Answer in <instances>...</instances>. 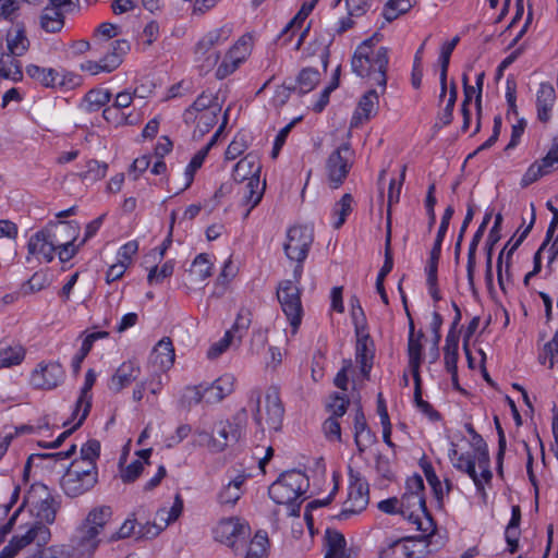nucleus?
<instances>
[{"mask_svg": "<svg viewBox=\"0 0 558 558\" xmlns=\"http://www.w3.org/2000/svg\"><path fill=\"white\" fill-rule=\"evenodd\" d=\"M350 304L352 307L351 316L355 327V331L366 329V318L359 298L355 295L351 296Z\"/></svg>", "mask_w": 558, "mask_h": 558, "instance_id": "55", "label": "nucleus"}, {"mask_svg": "<svg viewBox=\"0 0 558 558\" xmlns=\"http://www.w3.org/2000/svg\"><path fill=\"white\" fill-rule=\"evenodd\" d=\"M310 480L299 470L282 473L268 488L269 497L278 505H286L289 515L300 517L301 504L299 500L308 489Z\"/></svg>", "mask_w": 558, "mask_h": 558, "instance_id": "3", "label": "nucleus"}, {"mask_svg": "<svg viewBox=\"0 0 558 558\" xmlns=\"http://www.w3.org/2000/svg\"><path fill=\"white\" fill-rule=\"evenodd\" d=\"M379 106V95L377 90H367L359 100L357 107L351 119L350 126L359 128L364 122L368 121L372 114L377 112Z\"/></svg>", "mask_w": 558, "mask_h": 558, "instance_id": "16", "label": "nucleus"}, {"mask_svg": "<svg viewBox=\"0 0 558 558\" xmlns=\"http://www.w3.org/2000/svg\"><path fill=\"white\" fill-rule=\"evenodd\" d=\"M40 428V425L38 427H35L34 425L31 424L4 426L0 436V460L5 456L11 444L16 437L22 435L34 434L37 432V429Z\"/></svg>", "mask_w": 558, "mask_h": 558, "instance_id": "27", "label": "nucleus"}, {"mask_svg": "<svg viewBox=\"0 0 558 558\" xmlns=\"http://www.w3.org/2000/svg\"><path fill=\"white\" fill-rule=\"evenodd\" d=\"M50 537V530L43 525H36L31 530H26L24 534L14 535L0 550V558H14L21 549L32 543H36L38 547H44Z\"/></svg>", "mask_w": 558, "mask_h": 558, "instance_id": "7", "label": "nucleus"}, {"mask_svg": "<svg viewBox=\"0 0 558 558\" xmlns=\"http://www.w3.org/2000/svg\"><path fill=\"white\" fill-rule=\"evenodd\" d=\"M17 57L2 53L0 57V78L20 82L23 78L22 63Z\"/></svg>", "mask_w": 558, "mask_h": 558, "instance_id": "35", "label": "nucleus"}, {"mask_svg": "<svg viewBox=\"0 0 558 558\" xmlns=\"http://www.w3.org/2000/svg\"><path fill=\"white\" fill-rule=\"evenodd\" d=\"M266 424L274 430H279L284 415V408L276 387L266 392Z\"/></svg>", "mask_w": 558, "mask_h": 558, "instance_id": "19", "label": "nucleus"}, {"mask_svg": "<svg viewBox=\"0 0 558 558\" xmlns=\"http://www.w3.org/2000/svg\"><path fill=\"white\" fill-rule=\"evenodd\" d=\"M38 487L46 493V497L40 499L34 506V512L37 520L31 526H28L27 530H31L36 525H43L49 530L47 524H51L56 520L57 506L54 499L47 492V486L40 485Z\"/></svg>", "mask_w": 558, "mask_h": 558, "instance_id": "21", "label": "nucleus"}, {"mask_svg": "<svg viewBox=\"0 0 558 558\" xmlns=\"http://www.w3.org/2000/svg\"><path fill=\"white\" fill-rule=\"evenodd\" d=\"M184 399L190 407L193 404H198L202 401L207 402L206 387L199 385L193 388H187L186 393L184 395Z\"/></svg>", "mask_w": 558, "mask_h": 558, "instance_id": "60", "label": "nucleus"}, {"mask_svg": "<svg viewBox=\"0 0 558 558\" xmlns=\"http://www.w3.org/2000/svg\"><path fill=\"white\" fill-rule=\"evenodd\" d=\"M320 81L319 72L314 68H305L298 75L296 93L299 95H305L313 90Z\"/></svg>", "mask_w": 558, "mask_h": 558, "instance_id": "38", "label": "nucleus"}, {"mask_svg": "<svg viewBox=\"0 0 558 558\" xmlns=\"http://www.w3.org/2000/svg\"><path fill=\"white\" fill-rule=\"evenodd\" d=\"M326 553L324 558H350L347 553V542L342 533L327 529L325 533Z\"/></svg>", "mask_w": 558, "mask_h": 558, "instance_id": "28", "label": "nucleus"}, {"mask_svg": "<svg viewBox=\"0 0 558 558\" xmlns=\"http://www.w3.org/2000/svg\"><path fill=\"white\" fill-rule=\"evenodd\" d=\"M222 34V29L210 31L196 45L195 54L198 59H204L207 68L214 66L220 58L214 47L220 43Z\"/></svg>", "mask_w": 558, "mask_h": 558, "instance_id": "17", "label": "nucleus"}, {"mask_svg": "<svg viewBox=\"0 0 558 558\" xmlns=\"http://www.w3.org/2000/svg\"><path fill=\"white\" fill-rule=\"evenodd\" d=\"M352 203L353 196L350 193H345L339 202L336 203L333 208V215L337 217V220L333 223L336 229H339L345 222L347 217L352 211Z\"/></svg>", "mask_w": 558, "mask_h": 558, "instance_id": "45", "label": "nucleus"}, {"mask_svg": "<svg viewBox=\"0 0 558 558\" xmlns=\"http://www.w3.org/2000/svg\"><path fill=\"white\" fill-rule=\"evenodd\" d=\"M247 424V412L245 409L238 411L229 421H220L213 428L214 441L213 451L221 452L229 445L236 444L244 435Z\"/></svg>", "mask_w": 558, "mask_h": 558, "instance_id": "4", "label": "nucleus"}, {"mask_svg": "<svg viewBox=\"0 0 558 558\" xmlns=\"http://www.w3.org/2000/svg\"><path fill=\"white\" fill-rule=\"evenodd\" d=\"M213 102V96L203 92L196 100L185 110L184 120L189 122L192 120L194 112H205L210 108Z\"/></svg>", "mask_w": 558, "mask_h": 558, "instance_id": "50", "label": "nucleus"}, {"mask_svg": "<svg viewBox=\"0 0 558 558\" xmlns=\"http://www.w3.org/2000/svg\"><path fill=\"white\" fill-rule=\"evenodd\" d=\"M414 380V402L416 407L427 415L432 421H439L440 413L436 411L432 404L422 398V379L421 377L413 378Z\"/></svg>", "mask_w": 558, "mask_h": 558, "instance_id": "44", "label": "nucleus"}, {"mask_svg": "<svg viewBox=\"0 0 558 558\" xmlns=\"http://www.w3.org/2000/svg\"><path fill=\"white\" fill-rule=\"evenodd\" d=\"M140 373L141 368L135 362L128 361L122 363L110 378L109 389L113 392H120L123 388L136 380Z\"/></svg>", "mask_w": 558, "mask_h": 558, "instance_id": "22", "label": "nucleus"}, {"mask_svg": "<svg viewBox=\"0 0 558 558\" xmlns=\"http://www.w3.org/2000/svg\"><path fill=\"white\" fill-rule=\"evenodd\" d=\"M558 165V135L554 137L551 146L544 158L532 163L522 178V185L527 186L539 178L550 173Z\"/></svg>", "mask_w": 558, "mask_h": 558, "instance_id": "13", "label": "nucleus"}, {"mask_svg": "<svg viewBox=\"0 0 558 558\" xmlns=\"http://www.w3.org/2000/svg\"><path fill=\"white\" fill-rule=\"evenodd\" d=\"M535 222V214H534V206L532 205V218L527 227L524 228V230L520 233V235L514 240V236H512L506 246L500 252L498 259H497V275H498V283L501 288V290H505L504 280H502V257L506 248L510 245L508 252H507V262H506V269H509V259L511 255L518 250V247L522 244V242L525 240V238L531 232L533 226Z\"/></svg>", "mask_w": 558, "mask_h": 558, "instance_id": "23", "label": "nucleus"}, {"mask_svg": "<svg viewBox=\"0 0 558 558\" xmlns=\"http://www.w3.org/2000/svg\"><path fill=\"white\" fill-rule=\"evenodd\" d=\"M26 355V350L20 343L0 341V368H10L20 365Z\"/></svg>", "mask_w": 558, "mask_h": 558, "instance_id": "25", "label": "nucleus"}, {"mask_svg": "<svg viewBox=\"0 0 558 558\" xmlns=\"http://www.w3.org/2000/svg\"><path fill=\"white\" fill-rule=\"evenodd\" d=\"M277 298L286 314L292 332L295 333L302 322V304L300 289L291 280H283L279 283Z\"/></svg>", "mask_w": 558, "mask_h": 558, "instance_id": "5", "label": "nucleus"}, {"mask_svg": "<svg viewBox=\"0 0 558 558\" xmlns=\"http://www.w3.org/2000/svg\"><path fill=\"white\" fill-rule=\"evenodd\" d=\"M493 217V210H488L485 213L482 223L480 225L477 231L473 235V239L469 246L468 252V265H466V276H468V282L472 291H475V283H474V271H475V265H476V250L478 246V243L481 242L486 228Z\"/></svg>", "mask_w": 558, "mask_h": 558, "instance_id": "20", "label": "nucleus"}, {"mask_svg": "<svg viewBox=\"0 0 558 558\" xmlns=\"http://www.w3.org/2000/svg\"><path fill=\"white\" fill-rule=\"evenodd\" d=\"M355 333L357 338L355 347L356 362L360 364L363 377L368 378L375 356L374 341L366 329L355 331Z\"/></svg>", "mask_w": 558, "mask_h": 558, "instance_id": "14", "label": "nucleus"}, {"mask_svg": "<svg viewBox=\"0 0 558 558\" xmlns=\"http://www.w3.org/2000/svg\"><path fill=\"white\" fill-rule=\"evenodd\" d=\"M98 482V471L77 470L72 475V498L89 492Z\"/></svg>", "mask_w": 558, "mask_h": 558, "instance_id": "31", "label": "nucleus"}, {"mask_svg": "<svg viewBox=\"0 0 558 558\" xmlns=\"http://www.w3.org/2000/svg\"><path fill=\"white\" fill-rule=\"evenodd\" d=\"M86 167L87 170L77 173V175L87 182H95L102 179L106 175L108 168L106 163H99L97 160L87 161Z\"/></svg>", "mask_w": 558, "mask_h": 558, "instance_id": "48", "label": "nucleus"}, {"mask_svg": "<svg viewBox=\"0 0 558 558\" xmlns=\"http://www.w3.org/2000/svg\"><path fill=\"white\" fill-rule=\"evenodd\" d=\"M400 500V514L408 521H412L417 515L415 510L422 513H427V507L424 496L409 495L403 493Z\"/></svg>", "mask_w": 558, "mask_h": 558, "instance_id": "30", "label": "nucleus"}, {"mask_svg": "<svg viewBox=\"0 0 558 558\" xmlns=\"http://www.w3.org/2000/svg\"><path fill=\"white\" fill-rule=\"evenodd\" d=\"M143 507H140L136 512H133L129 519H126L123 524L120 526L119 531L112 533L108 537V542L112 543L119 539H123L130 537L132 534H136V515L143 510Z\"/></svg>", "mask_w": 558, "mask_h": 558, "instance_id": "46", "label": "nucleus"}, {"mask_svg": "<svg viewBox=\"0 0 558 558\" xmlns=\"http://www.w3.org/2000/svg\"><path fill=\"white\" fill-rule=\"evenodd\" d=\"M213 264L208 259L206 253L198 254L191 268V272L195 275L199 280L204 281L211 276Z\"/></svg>", "mask_w": 558, "mask_h": 558, "instance_id": "47", "label": "nucleus"}, {"mask_svg": "<svg viewBox=\"0 0 558 558\" xmlns=\"http://www.w3.org/2000/svg\"><path fill=\"white\" fill-rule=\"evenodd\" d=\"M269 545L266 532L258 531L251 541L245 558H265Z\"/></svg>", "mask_w": 558, "mask_h": 558, "instance_id": "43", "label": "nucleus"}, {"mask_svg": "<svg viewBox=\"0 0 558 558\" xmlns=\"http://www.w3.org/2000/svg\"><path fill=\"white\" fill-rule=\"evenodd\" d=\"M78 532L75 546H72V558H92L99 545V539L93 534Z\"/></svg>", "mask_w": 558, "mask_h": 558, "instance_id": "32", "label": "nucleus"}, {"mask_svg": "<svg viewBox=\"0 0 558 558\" xmlns=\"http://www.w3.org/2000/svg\"><path fill=\"white\" fill-rule=\"evenodd\" d=\"M299 120H300V118L294 119L293 121H291L289 124H287L283 129H281L279 131V133L277 134V136L275 138L274 147H272V150H271V157L272 158H277V156L279 155L280 149L282 148V146L286 143V140H287L289 133L291 132L292 128L294 126V124Z\"/></svg>", "mask_w": 558, "mask_h": 558, "instance_id": "59", "label": "nucleus"}, {"mask_svg": "<svg viewBox=\"0 0 558 558\" xmlns=\"http://www.w3.org/2000/svg\"><path fill=\"white\" fill-rule=\"evenodd\" d=\"M26 74L45 87H54L59 80V73L53 69L41 68L36 64L26 66Z\"/></svg>", "mask_w": 558, "mask_h": 558, "instance_id": "37", "label": "nucleus"}, {"mask_svg": "<svg viewBox=\"0 0 558 558\" xmlns=\"http://www.w3.org/2000/svg\"><path fill=\"white\" fill-rule=\"evenodd\" d=\"M259 177L256 173L252 174L245 185L246 192L244 195V202L245 204H250L251 208L256 207L262 201L265 183L262 187H259Z\"/></svg>", "mask_w": 558, "mask_h": 558, "instance_id": "42", "label": "nucleus"}, {"mask_svg": "<svg viewBox=\"0 0 558 558\" xmlns=\"http://www.w3.org/2000/svg\"><path fill=\"white\" fill-rule=\"evenodd\" d=\"M64 25V17L61 11L57 9L45 8L40 15V26L47 33H57Z\"/></svg>", "mask_w": 558, "mask_h": 558, "instance_id": "40", "label": "nucleus"}, {"mask_svg": "<svg viewBox=\"0 0 558 558\" xmlns=\"http://www.w3.org/2000/svg\"><path fill=\"white\" fill-rule=\"evenodd\" d=\"M391 222L390 219H388V223L386 226V240H385V260L384 265L380 269L384 274L388 275L393 267V259H392V253H391Z\"/></svg>", "mask_w": 558, "mask_h": 558, "instance_id": "58", "label": "nucleus"}, {"mask_svg": "<svg viewBox=\"0 0 558 558\" xmlns=\"http://www.w3.org/2000/svg\"><path fill=\"white\" fill-rule=\"evenodd\" d=\"M405 171H407V166H403L402 167V170H401V174H400V180L397 182L396 179H392L389 183V190H388V217H387V220L390 219L391 220V213H390V208L393 204H397L400 199V194H401V187H402V184L404 182V179H405Z\"/></svg>", "mask_w": 558, "mask_h": 558, "instance_id": "51", "label": "nucleus"}, {"mask_svg": "<svg viewBox=\"0 0 558 558\" xmlns=\"http://www.w3.org/2000/svg\"><path fill=\"white\" fill-rule=\"evenodd\" d=\"M206 156V149H201L194 155V157L192 158V160L190 161L185 169L186 183L184 187L181 189V191H184L192 184L194 180V174L196 170H198L202 167Z\"/></svg>", "mask_w": 558, "mask_h": 558, "instance_id": "53", "label": "nucleus"}, {"mask_svg": "<svg viewBox=\"0 0 558 558\" xmlns=\"http://www.w3.org/2000/svg\"><path fill=\"white\" fill-rule=\"evenodd\" d=\"M421 466L423 469L424 475L426 477L427 483L433 489L434 496L438 501L442 500V486L441 482L435 473V470L430 462H422Z\"/></svg>", "mask_w": 558, "mask_h": 558, "instance_id": "49", "label": "nucleus"}, {"mask_svg": "<svg viewBox=\"0 0 558 558\" xmlns=\"http://www.w3.org/2000/svg\"><path fill=\"white\" fill-rule=\"evenodd\" d=\"M234 377L231 374H225L206 387L207 403H217L233 391Z\"/></svg>", "mask_w": 558, "mask_h": 558, "instance_id": "29", "label": "nucleus"}, {"mask_svg": "<svg viewBox=\"0 0 558 558\" xmlns=\"http://www.w3.org/2000/svg\"><path fill=\"white\" fill-rule=\"evenodd\" d=\"M376 440V435L369 427L366 428V430L354 433V442L360 456L363 454L369 446L375 444Z\"/></svg>", "mask_w": 558, "mask_h": 558, "instance_id": "57", "label": "nucleus"}, {"mask_svg": "<svg viewBox=\"0 0 558 558\" xmlns=\"http://www.w3.org/2000/svg\"><path fill=\"white\" fill-rule=\"evenodd\" d=\"M389 63L388 49L379 47L373 49V39H365L355 50L351 66L352 71L361 76L368 77L383 88L387 86V69Z\"/></svg>", "mask_w": 558, "mask_h": 558, "instance_id": "2", "label": "nucleus"}, {"mask_svg": "<svg viewBox=\"0 0 558 558\" xmlns=\"http://www.w3.org/2000/svg\"><path fill=\"white\" fill-rule=\"evenodd\" d=\"M350 154V145L344 143L329 155L326 170L331 187L338 189L347 179L351 169Z\"/></svg>", "mask_w": 558, "mask_h": 558, "instance_id": "10", "label": "nucleus"}, {"mask_svg": "<svg viewBox=\"0 0 558 558\" xmlns=\"http://www.w3.org/2000/svg\"><path fill=\"white\" fill-rule=\"evenodd\" d=\"M369 501L368 483L364 481L359 473L350 470L349 496L345 507L338 515L339 519H348L351 514L361 512L366 508Z\"/></svg>", "mask_w": 558, "mask_h": 558, "instance_id": "8", "label": "nucleus"}, {"mask_svg": "<svg viewBox=\"0 0 558 558\" xmlns=\"http://www.w3.org/2000/svg\"><path fill=\"white\" fill-rule=\"evenodd\" d=\"M174 348L169 337H163L153 349L149 356V365L153 374L158 378V385L161 384L160 374L170 369L174 363Z\"/></svg>", "mask_w": 558, "mask_h": 558, "instance_id": "12", "label": "nucleus"}, {"mask_svg": "<svg viewBox=\"0 0 558 558\" xmlns=\"http://www.w3.org/2000/svg\"><path fill=\"white\" fill-rule=\"evenodd\" d=\"M556 100V93L550 83H541L536 97L537 118L542 122L550 119V112Z\"/></svg>", "mask_w": 558, "mask_h": 558, "instance_id": "24", "label": "nucleus"}, {"mask_svg": "<svg viewBox=\"0 0 558 558\" xmlns=\"http://www.w3.org/2000/svg\"><path fill=\"white\" fill-rule=\"evenodd\" d=\"M215 539L238 550V543H245L250 536V526L240 522L239 519L229 518L221 520L214 530Z\"/></svg>", "mask_w": 558, "mask_h": 558, "instance_id": "11", "label": "nucleus"}, {"mask_svg": "<svg viewBox=\"0 0 558 558\" xmlns=\"http://www.w3.org/2000/svg\"><path fill=\"white\" fill-rule=\"evenodd\" d=\"M112 517V509L109 506H100L92 509L83 524L78 527L80 532L93 534L98 538L99 533Z\"/></svg>", "mask_w": 558, "mask_h": 558, "instance_id": "18", "label": "nucleus"}, {"mask_svg": "<svg viewBox=\"0 0 558 558\" xmlns=\"http://www.w3.org/2000/svg\"><path fill=\"white\" fill-rule=\"evenodd\" d=\"M246 480V475L240 474L230 481L218 494V501L221 505L234 506L242 496V485Z\"/></svg>", "mask_w": 558, "mask_h": 558, "instance_id": "34", "label": "nucleus"}, {"mask_svg": "<svg viewBox=\"0 0 558 558\" xmlns=\"http://www.w3.org/2000/svg\"><path fill=\"white\" fill-rule=\"evenodd\" d=\"M96 381V373L89 368L85 375V383L81 390V395L75 404V411L72 413V421L74 415H77L82 411L78 421L72 425V433H74L86 420L92 408V393L90 390Z\"/></svg>", "mask_w": 558, "mask_h": 558, "instance_id": "15", "label": "nucleus"}, {"mask_svg": "<svg viewBox=\"0 0 558 558\" xmlns=\"http://www.w3.org/2000/svg\"><path fill=\"white\" fill-rule=\"evenodd\" d=\"M183 510V500L181 496L178 494L174 498L173 506L168 511L167 509H160L157 512V515L165 523V525H169L171 522L175 521Z\"/></svg>", "mask_w": 558, "mask_h": 558, "instance_id": "52", "label": "nucleus"}, {"mask_svg": "<svg viewBox=\"0 0 558 558\" xmlns=\"http://www.w3.org/2000/svg\"><path fill=\"white\" fill-rule=\"evenodd\" d=\"M254 162L248 160L247 158L241 159L234 167L233 170V179L236 182H242L244 180L248 181L247 174L257 173L260 170L259 166H256V170L253 171Z\"/></svg>", "mask_w": 558, "mask_h": 558, "instance_id": "54", "label": "nucleus"}, {"mask_svg": "<svg viewBox=\"0 0 558 558\" xmlns=\"http://www.w3.org/2000/svg\"><path fill=\"white\" fill-rule=\"evenodd\" d=\"M60 229L66 230V223L59 221L37 231L31 236L27 246L32 255L45 263L52 262L54 256L58 255L61 270L66 271L70 269V241H60L58 236Z\"/></svg>", "mask_w": 558, "mask_h": 558, "instance_id": "1", "label": "nucleus"}, {"mask_svg": "<svg viewBox=\"0 0 558 558\" xmlns=\"http://www.w3.org/2000/svg\"><path fill=\"white\" fill-rule=\"evenodd\" d=\"M64 379L62 365L53 361H41L31 372L29 385L38 390H51Z\"/></svg>", "mask_w": 558, "mask_h": 558, "instance_id": "6", "label": "nucleus"}, {"mask_svg": "<svg viewBox=\"0 0 558 558\" xmlns=\"http://www.w3.org/2000/svg\"><path fill=\"white\" fill-rule=\"evenodd\" d=\"M424 338V332L420 330L417 337H409L408 339V355H409V367L411 369L413 378L421 377L420 366L422 363V350L421 343Z\"/></svg>", "mask_w": 558, "mask_h": 558, "instance_id": "33", "label": "nucleus"}, {"mask_svg": "<svg viewBox=\"0 0 558 558\" xmlns=\"http://www.w3.org/2000/svg\"><path fill=\"white\" fill-rule=\"evenodd\" d=\"M111 94L109 90L92 89L85 95L78 105V109L86 112L97 111L107 102H109Z\"/></svg>", "mask_w": 558, "mask_h": 558, "instance_id": "36", "label": "nucleus"}, {"mask_svg": "<svg viewBox=\"0 0 558 558\" xmlns=\"http://www.w3.org/2000/svg\"><path fill=\"white\" fill-rule=\"evenodd\" d=\"M104 215L99 216L98 218L94 219L86 226L85 235L84 238L76 244V238L72 239V257L75 255L76 250H78L82 245H84L92 236L96 234V232L99 230L102 220Z\"/></svg>", "mask_w": 558, "mask_h": 558, "instance_id": "56", "label": "nucleus"}, {"mask_svg": "<svg viewBox=\"0 0 558 558\" xmlns=\"http://www.w3.org/2000/svg\"><path fill=\"white\" fill-rule=\"evenodd\" d=\"M143 470L144 463L141 460H135L122 472L121 478L124 483H132L142 474Z\"/></svg>", "mask_w": 558, "mask_h": 558, "instance_id": "63", "label": "nucleus"}, {"mask_svg": "<svg viewBox=\"0 0 558 558\" xmlns=\"http://www.w3.org/2000/svg\"><path fill=\"white\" fill-rule=\"evenodd\" d=\"M349 400L345 396L335 395L332 402L328 405L332 415L330 417H341L347 412Z\"/></svg>", "mask_w": 558, "mask_h": 558, "instance_id": "64", "label": "nucleus"}, {"mask_svg": "<svg viewBox=\"0 0 558 558\" xmlns=\"http://www.w3.org/2000/svg\"><path fill=\"white\" fill-rule=\"evenodd\" d=\"M231 335L225 333L223 338L210 345L207 351L208 359H217L220 356L232 343Z\"/></svg>", "mask_w": 558, "mask_h": 558, "instance_id": "61", "label": "nucleus"}, {"mask_svg": "<svg viewBox=\"0 0 558 558\" xmlns=\"http://www.w3.org/2000/svg\"><path fill=\"white\" fill-rule=\"evenodd\" d=\"M217 123V111L210 110L201 113L197 121V129L201 134L207 133Z\"/></svg>", "mask_w": 558, "mask_h": 558, "instance_id": "62", "label": "nucleus"}, {"mask_svg": "<svg viewBox=\"0 0 558 558\" xmlns=\"http://www.w3.org/2000/svg\"><path fill=\"white\" fill-rule=\"evenodd\" d=\"M99 454L100 442L96 439H90L82 446L80 458L75 459L82 461L83 464H86L87 471H98L96 461L99 458Z\"/></svg>", "mask_w": 558, "mask_h": 558, "instance_id": "39", "label": "nucleus"}, {"mask_svg": "<svg viewBox=\"0 0 558 558\" xmlns=\"http://www.w3.org/2000/svg\"><path fill=\"white\" fill-rule=\"evenodd\" d=\"M8 53L15 57L24 56L29 49V40L23 25H15L7 33Z\"/></svg>", "mask_w": 558, "mask_h": 558, "instance_id": "26", "label": "nucleus"}, {"mask_svg": "<svg viewBox=\"0 0 558 558\" xmlns=\"http://www.w3.org/2000/svg\"><path fill=\"white\" fill-rule=\"evenodd\" d=\"M251 323H252L251 311L245 307H242L238 313V316H236V319H235L233 326L231 327V329H229L227 331V333L231 335V338L233 340L238 339L239 341H241L242 338L244 337V335L246 333V331L248 330Z\"/></svg>", "mask_w": 558, "mask_h": 558, "instance_id": "41", "label": "nucleus"}, {"mask_svg": "<svg viewBox=\"0 0 558 558\" xmlns=\"http://www.w3.org/2000/svg\"><path fill=\"white\" fill-rule=\"evenodd\" d=\"M313 243V235L306 227L294 226L288 230L287 242L283 245L287 257L303 263Z\"/></svg>", "mask_w": 558, "mask_h": 558, "instance_id": "9", "label": "nucleus"}]
</instances>
